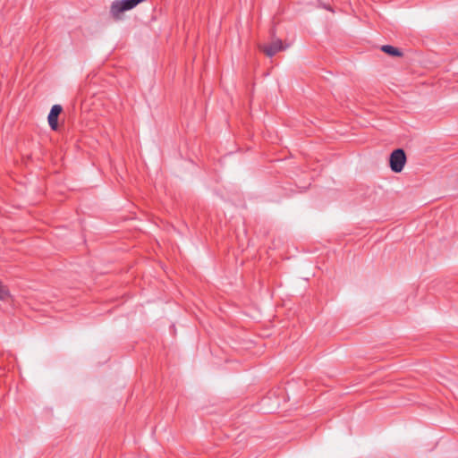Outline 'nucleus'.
I'll return each mask as SVG.
<instances>
[{
    "label": "nucleus",
    "mask_w": 458,
    "mask_h": 458,
    "mask_svg": "<svg viewBox=\"0 0 458 458\" xmlns=\"http://www.w3.org/2000/svg\"><path fill=\"white\" fill-rule=\"evenodd\" d=\"M406 163V155L403 149L397 148L394 150L389 157L390 168L394 173H400Z\"/></svg>",
    "instance_id": "nucleus-1"
},
{
    "label": "nucleus",
    "mask_w": 458,
    "mask_h": 458,
    "mask_svg": "<svg viewBox=\"0 0 458 458\" xmlns=\"http://www.w3.org/2000/svg\"><path fill=\"white\" fill-rule=\"evenodd\" d=\"M259 48L264 52L266 55L272 57L279 51L285 49L286 47L283 45L280 39H275L269 45H259Z\"/></svg>",
    "instance_id": "nucleus-2"
},
{
    "label": "nucleus",
    "mask_w": 458,
    "mask_h": 458,
    "mask_svg": "<svg viewBox=\"0 0 458 458\" xmlns=\"http://www.w3.org/2000/svg\"><path fill=\"white\" fill-rule=\"evenodd\" d=\"M63 108L60 105H54L50 110L47 120L50 128L56 131L58 128V116L61 114Z\"/></svg>",
    "instance_id": "nucleus-3"
},
{
    "label": "nucleus",
    "mask_w": 458,
    "mask_h": 458,
    "mask_svg": "<svg viewBox=\"0 0 458 458\" xmlns=\"http://www.w3.org/2000/svg\"><path fill=\"white\" fill-rule=\"evenodd\" d=\"M381 50L384 53H386L389 55H392V56H402V55H403L402 52L398 48H396L393 46H390V45L382 46Z\"/></svg>",
    "instance_id": "nucleus-4"
},
{
    "label": "nucleus",
    "mask_w": 458,
    "mask_h": 458,
    "mask_svg": "<svg viewBox=\"0 0 458 458\" xmlns=\"http://www.w3.org/2000/svg\"><path fill=\"white\" fill-rule=\"evenodd\" d=\"M11 299L8 289L0 282V301H7Z\"/></svg>",
    "instance_id": "nucleus-5"
}]
</instances>
